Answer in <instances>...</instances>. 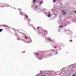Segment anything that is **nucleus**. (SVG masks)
Returning a JSON list of instances; mask_svg holds the SVG:
<instances>
[{
  "instance_id": "4468645a",
  "label": "nucleus",
  "mask_w": 76,
  "mask_h": 76,
  "mask_svg": "<svg viewBox=\"0 0 76 76\" xmlns=\"http://www.w3.org/2000/svg\"><path fill=\"white\" fill-rule=\"evenodd\" d=\"M72 76H76V75H75V74H73L72 75Z\"/></svg>"
},
{
  "instance_id": "ddd939ff",
  "label": "nucleus",
  "mask_w": 76,
  "mask_h": 76,
  "mask_svg": "<svg viewBox=\"0 0 76 76\" xmlns=\"http://www.w3.org/2000/svg\"><path fill=\"white\" fill-rule=\"evenodd\" d=\"M63 26H60L59 28H61L62 27H63Z\"/></svg>"
},
{
  "instance_id": "f257e3e1",
  "label": "nucleus",
  "mask_w": 76,
  "mask_h": 76,
  "mask_svg": "<svg viewBox=\"0 0 76 76\" xmlns=\"http://www.w3.org/2000/svg\"><path fill=\"white\" fill-rule=\"evenodd\" d=\"M25 18H26V19H27L28 18V16L27 15H25Z\"/></svg>"
},
{
  "instance_id": "2eb2a0df",
  "label": "nucleus",
  "mask_w": 76,
  "mask_h": 76,
  "mask_svg": "<svg viewBox=\"0 0 76 76\" xmlns=\"http://www.w3.org/2000/svg\"><path fill=\"white\" fill-rule=\"evenodd\" d=\"M66 12H64L63 13V15H64V14H66Z\"/></svg>"
},
{
  "instance_id": "0eeeda50",
  "label": "nucleus",
  "mask_w": 76,
  "mask_h": 76,
  "mask_svg": "<svg viewBox=\"0 0 76 76\" xmlns=\"http://www.w3.org/2000/svg\"><path fill=\"white\" fill-rule=\"evenodd\" d=\"M2 31H3V29L0 28V32H1Z\"/></svg>"
},
{
  "instance_id": "f3484780",
  "label": "nucleus",
  "mask_w": 76,
  "mask_h": 76,
  "mask_svg": "<svg viewBox=\"0 0 76 76\" xmlns=\"http://www.w3.org/2000/svg\"><path fill=\"white\" fill-rule=\"evenodd\" d=\"M74 12L75 13H76V11H74Z\"/></svg>"
},
{
  "instance_id": "6e6552de",
  "label": "nucleus",
  "mask_w": 76,
  "mask_h": 76,
  "mask_svg": "<svg viewBox=\"0 0 76 76\" xmlns=\"http://www.w3.org/2000/svg\"><path fill=\"white\" fill-rule=\"evenodd\" d=\"M55 53V54L56 55L58 54V52H56Z\"/></svg>"
},
{
  "instance_id": "39448f33",
  "label": "nucleus",
  "mask_w": 76,
  "mask_h": 76,
  "mask_svg": "<svg viewBox=\"0 0 76 76\" xmlns=\"http://www.w3.org/2000/svg\"><path fill=\"white\" fill-rule=\"evenodd\" d=\"M3 26H4V27H8V26L6 25H3Z\"/></svg>"
},
{
  "instance_id": "412c9836",
  "label": "nucleus",
  "mask_w": 76,
  "mask_h": 76,
  "mask_svg": "<svg viewBox=\"0 0 76 76\" xmlns=\"http://www.w3.org/2000/svg\"><path fill=\"white\" fill-rule=\"evenodd\" d=\"M40 72H42V71H41Z\"/></svg>"
},
{
  "instance_id": "b1692460",
  "label": "nucleus",
  "mask_w": 76,
  "mask_h": 76,
  "mask_svg": "<svg viewBox=\"0 0 76 76\" xmlns=\"http://www.w3.org/2000/svg\"><path fill=\"white\" fill-rule=\"evenodd\" d=\"M36 8H37H37H37V7H36Z\"/></svg>"
},
{
  "instance_id": "f03ea898",
  "label": "nucleus",
  "mask_w": 76,
  "mask_h": 76,
  "mask_svg": "<svg viewBox=\"0 0 76 76\" xmlns=\"http://www.w3.org/2000/svg\"><path fill=\"white\" fill-rule=\"evenodd\" d=\"M34 54H35V55H36L37 56H38L39 54V53H34Z\"/></svg>"
},
{
  "instance_id": "423d86ee",
  "label": "nucleus",
  "mask_w": 76,
  "mask_h": 76,
  "mask_svg": "<svg viewBox=\"0 0 76 76\" xmlns=\"http://www.w3.org/2000/svg\"><path fill=\"white\" fill-rule=\"evenodd\" d=\"M56 0H53V3H56Z\"/></svg>"
},
{
  "instance_id": "9d476101",
  "label": "nucleus",
  "mask_w": 76,
  "mask_h": 76,
  "mask_svg": "<svg viewBox=\"0 0 76 76\" xmlns=\"http://www.w3.org/2000/svg\"><path fill=\"white\" fill-rule=\"evenodd\" d=\"M39 29V27H38L37 28V29Z\"/></svg>"
},
{
  "instance_id": "dca6fc26",
  "label": "nucleus",
  "mask_w": 76,
  "mask_h": 76,
  "mask_svg": "<svg viewBox=\"0 0 76 76\" xmlns=\"http://www.w3.org/2000/svg\"><path fill=\"white\" fill-rule=\"evenodd\" d=\"M20 14L21 15H23L21 13V12H20Z\"/></svg>"
},
{
  "instance_id": "7ed1b4c3",
  "label": "nucleus",
  "mask_w": 76,
  "mask_h": 76,
  "mask_svg": "<svg viewBox=\"0 0 76 76\" xmlns=\"http://www.w3.org/2000/svg\"><path fill=\"white\" fill-rule=\"evenodd\" d=\"M46 39V40H48L49 41H51V38H50V37H49L48 39Z\"/></svg>"
},
{
  "instance_id": "6ab92c4d",
  "label": "nucleus",
  "mask_w": 76,
  "mask_h": 76,
  "mask_svg": "<svg viewBox=\"0 0 76 76\" xmlns=\"http://www.w3.org/2000/svg\"><path fill=\"white\" fill-rule=\"evenodd\" d=\"M41 76H45V75H42Z\"/></svg>"
},
{
  "instance_id": "9b49d317",
  "label": "nucleus",
  "mask_w": 76,
  "mask_h": 76,
  "mask_svg": "<svg viewBox=\"0 0 76 76\" xmlns=\"http://www.w3.org/2000/svg\"><path fill=\"white\" fill-rule=\"evenodd\" d=\"M25 38H26V39H28V37H25Z\"/></svg>"
},
{
  "instance_id": "20e7f679",
  "label": "nucleus",
  "mask_w": 76,
  "mask_h": 76,
  "mask_svg": "<svg viewBox=\"0 0 76 76\" xmlns=\"http://www.w3.org/2000/svg\"><path fill=\"white\" fill-rule=\"evenodd\" d=\"M50 15H51V14L50 13H49L48 15V18H50Z\"/></svg>"
},
{
  "instance_id": "f8f14e48",
  "label": "nucleus",
  "mask_w": 76,
  "mask_h": 76,
  "mask_svg": "<svg viewBox=\"0 0 76 76\" xmlns=\"http://www.w3.org/2000/svg\"><path fill=\"white\" fill-rule=\"evenodd\" d=\"M35 1H36V0H33V2H34H34H35Z\"/></svg>"
},
{
  "instance_id": "393cba45",
  "label": "nucleus",
  "mask_w": 76,
  "mask_h": 76,
  "mask_svg": "<svg viewBox=\"0 0 76 76\" xmlns=\"http://www.w3.org/2000/svg\"><path fill=\"white\" fill-rule=\"evenodd\" d=\"M49 53V52H48Z\"/></svg>"
},
{
  "instance_id": "a211bd4d",
  "label": "nucleus",
  "mask_w": 76,
  "mask_h": 76,
  "mask_svg": "<svg viewBox=\"0 0 76 76\" xmlns=\"http://www.w3.org/2000/svg\"><path fill=\"white\" fill-rule=\"evenodd\" d=\"M42 3H40L39 4H42Z\"/></svg>"
},
{
  "instance_id": "4be33fe9",
  "label": "nucleus",
  "mask_w": 76,
  "mask_h": 76,
  "mask_svg": "<svg viewBox=\"0 0 76 76\" xmlns=\"http://www.w3.org/2000/svg\"><path fill=\"white\" fill-rule=\"evenodd\" d=\"M8 7H9V6H10V5H9L8 6Z\"/></svg>"
},
{
  "instance_id": "aec40b11",
  "label": "nucleus",
  "mask_w": 76,
  "mask_h": 76,
  "mask_svg": "<svg viewBox=\"0 0 76 76\" xmlns=\"http://www.w3.org/2000/svg\"><path fill=\"white\" fill-rule=\"evenodd\" d=\"M67 25V24L65 25V26H66Z\"/></svg>"
},
{
  "instance_id": "1a4fd4ad",
  "label": "nucleus",
  "mask_w": 76,
  "mask_h": 76,
  "mask_svg": "<svg viewBox=\"0 0 76 76\" xmlns=\"http://www.w3.org/2000/svg\"><path fill=\"white\" fill-rule=\"evenodd\" d=\"M65 11H66L65 10L62 11V13H63V12H65Z\"/></svg>"
},
{
  "instance_id": "5701e85b",
  "label": "nucleus",
  "mask_w": 76,
  "mask_h": 76,
  "mask_svg": "<svg viewBox=\"0 0 76 76\" xmlns=\"http://www.w3.org/2000/svg\"><path fill=\"white\" fill-rule=\"evenodd\" d=\"M42 59H39V60H41Z\"/></svg>"
}]
</instances>
